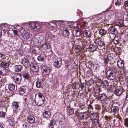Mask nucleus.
<instances>
[{
    "label": "nucleus",
    "instance_id": "1",
    "mask_svg": "<svg viewBox=\"0 0 128 128\" xmlns=\"http://www.w3.org/2000/svg\"><path fill=\"white\" fill-rule=\"evenodd\" d=\"M44 97L42 93L39 92L35 95L34 102L38 106L44 104Z\"/></svg>",
    "mask_w": 128,
    "mask_h": 128
},
{
    "label": "nucleus",
    "instance_id": "2",
    "mask_svg": "<svg viewBox=\"0 0 128 128\" xmlns=\"http://www.w3.org/2000/svg\"><path fill=\"white\" fill-rule=\"evenodd\" d=\"M98 98L100 100L102 104L110 107L112 101L110 98L107 97L104 93L99 94Z\"/></svg>",
    "mask_w": 128,
    "mask_h": 128
},
{
    "label": "nucleus",
    "instance_id": "3",
    "mask_svg": "<svg viewBox=\"0 0 128 128\" xmlns=\"http://www.w3.org/2000/svg\"><path fill=\"white\" fill-rule=\"evenodd\" d=\"M106 78L109 80H112L116 78V74L117 72L116 70L106 69Z\"/></svg>",
    "mask_w": 128,
    "mask_h": 128
},
{
    "label": "nucleus",
    "instance_id": "4",
    "mask_svg": "<svg viewBox=\"0 0 128 128\" xmlns=\"http://www.w3.org/2000/svg\"><path fill=\"white\" fill-rule=\"evenodd\" d=\"M34 95L33 94L24 95L23 98L24 100L28 105L30 106L33 105L34 102Z\"/></svg>",
    "mask_w": 128,
    "mask_h": 128
},
{
    "label": "nucleus",
    "instance_id": "5",
    "mask_svg": "<svg viewBox=\"0 0 128 128\" xmlns=\"http://www.w3.org/2000/svg\"><path fill=\"white\" fill-rule=\"evenodd\" d=\"M16 28H15L16 30H13V32L15 36L21 35L24 36L26 34L27 30L24 29L20 28V26H16Z\"/></svg>",
    "mask_w": 128,
    "mask_h": 128
},
{
    "label": "nucleus",
    "instance_id": "6",
    "mask_svg": "<svg viewBox=\"0 0 128 128\" xmlns=\"http://www.w3.org/2000/svg\"><path fill=\"white\" fill-rule=\"evenodd\" d=\"M62 60L60 58H58L55 60H53L54 66L57 68H60L62 65Z\"/></svg>",
    "mask_w": 128,
    "mask_h": 128
},
{
    "label": "nucleus",
    "instance_id": "7",
    "mask_svg": "<svg viewBox=\"0 0 128 128\" xmlns=\"http://www.w3.org/2000/svg\"><path fill=\"white\" fill-rule=\"evenodd\" d=\"M30 25L32 29L36 31L39 30L40 28V26L37 23L32 22L30 23Z\"/></svg>",
    "mask_w": 128,
    "mask_h": 128
},
{
    "label": "nucleus",
    "instance_id": "8",
    "mask_svg": "<svg viewBox=\"0 0 128 128\" xmlns=\"http://www.w3.org/2000/svg\"><path fill=\"white\" fill-rule=\"evenodd\" d=\"M13 79L16 83L18 84H20L21 82L22 78L20 74H16L14 76Z\"/></svg>",
    "mask_w": 128,
    "mask_h": 128
},
{
    "label": "nucleus",
    "instance_id": "9",
    "mask_svg": "<svg viewBox=\"0 0 128 128\" xmlns=\"http://www.w3.org/2000/svg\"><path fill=\"white\" fill-rule=\"evenodd\" d=\"M97 48L99 50H102L104 48V42L101 40L98 41L96 44Z\"/></svg>",
    "mask_w": 128,
    "mask_h": 128
},
{
    "label": "nucleus",
    "instance_id": "10",
    "mask_svg": "<svg viewBox=\"0 0 128 128\" xmlns=\"http://www.w3.org/2000/svg\"><path fill=\"white\" fill-rule=\"evenodd\" d=\"M123 90L122 87L120 86L119 88L115 90L114 93L116 95L119 96L122 94Z\"/></svg>",
    "mask_w": 128,
    "mask_h": 128
},
{
    "label": "nucleus",
    "instance_id": "11",
    "mask_svg": "<svg viewBox=\"0 0 128 128\" xmlns=\"http://www.w3.org/2000/svg\"><path fill=\"white\" fill-rule=\"evenodd\" d=\"M43 116L44 118H46L47 119L50 118L51 116V113L50 111L46 110L44 112Z\"/></svg>",
    "mask_w": 128,
    "mask_h": 128
},
{
    "label": "nucleus",
    "instance_id": "12",
    "mask_svg": "<svg viewBox=\"0 0 128 128\" xmlns=\"http://www.w3.org/2000/svg\"><path fill=\"white\" fill-rule=\"evenodd\" d=\"M83 35L87 38H90L91 36V33L89 30H85L83 32Z\"/></svg>",
    "mask_w": 128,
    "mask_h": 128
},
{
    "label": "nucleus",
    "instance_id": "13",
    "mask_svg": "<svg viewBox=\"0 0 128 128\" xmlns=\"http://www.w3.org/2000/svg\"><path fill=\"white\" fill-rule=\"evenodd\" d=\"M22 66L21 65H15L14 67V71L16 72H19L21 71L22 69Z\"/></svg>",
    "mask_w": 128,
    "mask_h": 128
},
{
    "label": "nucleus",
    "instance_id": "14",
    "mask_svg": "<svg viewBox=\"0 0 128 128\" xmlns=\"http://www.w3.org/2000/svg\"><path fill=\"white\" fill-rule=\"evenodd\" d=\"M27 120L28 122L33 124L35 122V118L33 116H29L27 117Z\"/></svg>",
    "mask_w": 128,
    "mask_h": 128
},
{
    "label": "nucleus",
    "instance_id": "15",
    "mask_svg": "<svg viewBox=\"0 0 128 128\" xmlns=\"http://www.w3.org/2000/svg\"><path fill=\"white\" fill-rule=\"evenodd\" d=\"M42 68L43 69V72L46 73L47 74H49L50 72V68L46 66H43Z\"/></svg>",
    "mask_w": 128,
    "mask_h": 128
},
{
    "label": "nucleus",
    "instance_id": "16",
    "mask_svg": "<svg viewBox=\"0 0 128 128\" xmlns=\"http://www.w3.org/2000/svg\"><path fill=\"white\" fill-rule=\"evenodd\" d=\"M26 89L24 86H21L18 90V92L20 94H24L26 92Z\"/></svg>",
    "mask_w": 128,
    "mask_h": 128
},
{
    "label": "nucleus",
    "instance_id": "17",
    "mask_svg": "<svg viewBox=\"0 0 128 128\" xmlns=\"http://www.w3.org/2000/svg\"><path fill=\"white\" fill-rule=\"evenodd\" d=\"M90 51V52H93L96 50L98 48L96 45L93 44H90L89 46Z\"/></svg>",
    "mask_w": 128,
    "mask_h": 128
},
{
    "label": "nucleus",
    "instance_id": "18",
    "mask_svg": "<svg viewBox=\"0 0 128 128\" xmlns=\"http://www.w3.org/2000/svg\"><path fill=\"white\" fill-rule=\"evenodd\" d=\"M110 109H111V112H112L114 114H118L119 109L118 108L117 106H114L112 108H110Z\"/></svg>",
    "mask_w": 128,
    "mask_h": 128
},
{
    "label": "nucleus",
    "instance_id": "19",
    "mask_svg": "<svg viewBox=\"0 0 128 128\" xmlns=\"http://www.w3.org/2000/svg\"><path fill=\"white\" fill-rule=\"evenodd\" d=\"M102 87L104 88H108L109 86V84L108 81L104 80L101 83Z\"/></svg>",
    "mask_w": 128,
    "mask_h": 128
},
{
    "label": "nucleus",
    "instance_id": "20",
    "mask_svg": "<svg viewBox=\"0 0 128 128\" xmlns=\"http://www.w3.org/2000/svg\"><path fill=\"white\" fill-rule=\"evenodd\" d=\"M42 48L44 50L49 49L50 48V44L47 43H44L42 45Z\"/></svg>",
    "mask_w": 128,
    "mask_h": 128
},
{
    "label": "nucleus",
    "instance_id": "21",
    "mask_svg": "<svg viewBox=\"0 0 128 128\" xmlns=\"http://www.w3.org/2000/svg\"><path fill=\"white\" fill-rule=\"evenodd\" d=\"M12 107L14 108V110L16 112V110L19 107L18 103V102H14L12 104Z\"/></svg>",
    "mask_w": 128,
    "mask_h": 128
},
{
    "label": "nucleus",
    "instance_id": "22",
    "mask_svg": "<svg viewBox=\"0 0 128 128\" xmlns=\"http://www.w3.org/2000/svg\"><path fill=\"white\" fill-rule=\"evenodd\" d=\"M36 86L38 88H42L43 86V82L42 81L38 80L36 82Z\"/></svg>",
    "mask_w": 128,
    "mask_h": 128
},
{
    "label": "nucleus",
    "instance_id": "23",
    "mask_svg": "<svg viewBox=\"0 0 128 128\" xmlns=\"http://www.w3.org/2000/svg\"><path fill=\"white\" fill-rule=\"evenodd\" d=\"M29 60L27 58L24 57L22 59V62L24 65H27L29 62Z\"/></svg>",
    "mask_w": 128,
    "mask_h": 128
},
{
    "label": "nucleus",
    "instance_id": "24",
    "mask_svg": "<svg viewBox=\"0 0 128 128\" xmlns=\"http://www.w3.org/2000/svg\"><path fill=\"white\" fill-rule=\"evenodd\" d=\"M73 33L76 37L79 36L81 34L80 31L78 30H76L73 31Z\"/></svg>",
    "mask_w": 128,
    "mask_h": 128
},
{
    "label": "nucleus",
    "instance_id": "25",
    "mask_svg": "<svg viewBox=\"0 0 128 128\" xmlns=\"http://www.w3.org/2000/svg\"><path fill=\"white\" fill-rule=\"evenodd\" d=\"M54 22H50L49 23L50 25L49 28L52 30H53L56 28V26L54 23Z\"/></svg>",
    "mask_w": 128,
    "mask_h": 128
},
{
    "label": "nucleus",
    "instance_id": "26",
    "mask_svg": "<svg viewBox=\"0 0 128 128\" xmlns=\"http://www.w3.org/2000/svg\"><path fill=\"white\" fill-rule=\"evenodd\" d=\"M110 60V59L109 57V55H108L106 57L104 58L103 63L105 64H107Z\"/></svg>",
    "mask_w": 128,
    "mask_h": 128
},
{
    "label": "nucleus",
    "instance_id": "27",
    "mask_svg": "<svg viewBox=\"0 0 128 128\" xmlns=\"http://www.w3.org/2000/svg\"><path fill=\"white\" fill-rule=\"evenodd\" d=\"M82 50V48L81 46L78 45H76L75 46L74 50L75 52L78 53L80 51Z\"/></svg>",
    "mask_w": 128,
    "mask_h": 128
},
{
    "label": "nucleus",
    "instance_id": "28",
    "mask_svg": "<svg viewBox=\"0 0 128 128\" xmlns=\"http://www.w3.org/2000/svg\"><path fill=\"white\" fill-rule=\"evenodd\" d=\"M82 46L83 48H87L88 47V45L89 44V43L86 40L82 42Z\"/></svg>",
    "mask_w": 128,
    "mask_h": 128
},
{
    "label": "nucleus",
    "instance_id": "29",
    "mask_svg": "<svg viewBox=\"0 0 128 128\" xmlns=\"http://www.w3.org/2000/svg\"><path fill=\"white\" fill-rule=\"evenodd\" d=\"M30 66L32 67L33 69L34 72H36L38 70V67L37 65L36 64H31Z\"/></svg>",
    "mask_w": 128,
    "mask_h": 128
},
{
    "label": "nucleus",
    "instance_id": "30",
    "mask_svg": "<svg viewBox=\"0 0 128 128\" xmlns=\"http://www.w3.org/2000/svg\"><path fill=\"white\" fill-rule=\"evenodd\" d=\"M124 62L120 60L118 61L117 65L120 68H123L124 66Z\"/></svg>",
    "mask_w": 128,
    "mask_h": 128
},
{
    "label": "nucleus",
    "instance_id": "31",
    "mask_svg": "<svg viewBox=\"0 0 128 128\" xmlns=\"http://www.w3.org/2000/svg\"><path fill=\"white\" fill-rule=\"evenodd\" d=\"M69 32L67 29L63 30L62 32V34L64 36H67L69 34Z\"/></svg>",
    "mask_w": 128,
    "mask_h": 128
},
{
    "label": "nucleus",
    "instance_id": "32",
    "mask_svg": "<svg viewBox=\"0 0 128 128\" xmlns=\"http://www.w3.org/2000/svg\"><path fill=\"white\" fill-rule=\"evenodd\" d=\"M67 113L68 114L71 115L74 113V110L73 108H69L67 111Z\"/></svg>",
    "mask_w": 128,
    "mask_h": 128
},
{
    "label": "nucleus",
    "instance_id": "33",
    "mask_svg": "<svg viewBox=\"0 0 128 128\" xmlns=\"http://www.w3.org/2000/svg\"><path fill=\"white\" fill-rule=\"evenodd\" d=\"M15 84L11 83L9 84L8 88L10 90L12 91L15 88Z\"/></svg>",
    "mask_w": 128,
    "mask_h": 128
},
{
    "label": "nucleus",
    "instance_id": "34",
    "mask_svg": "<svg viewBox=\"0 0 128 128\" xmlns=\"http://www.w3.org/2000/svg\"><path fill=\"white\" fill-rule=\"evenodd\" d=\"M106 31L104 29H101L99 31V34L102 35H105L106 33Z\"/></svg>",
    "mask_w": 128,
    "mask_h": 128
},
{
    "label": "nucleus",
    "instance_id": "35",
    "mask_svg": "<svg viewBox=\"0 0 128 128\" xmlns=\"http://www.w3.org/2000/svg\"><path fill=\"white\" fill-rule=\"evenodd\" d=\"M30 73L28 72H26L23 74V78L26 79L28 78L30 76Z\"/></svg>",
    "mask_w": 128,
    "mask_h": 128
},
{
    "label": "nucleus",
    "instance_id": "36",
    "mask_svg": "<svg viewBox=\"0 0 128 128\" xmlns=\"http://www.w3.org/2000/svg\"><path fill=\"white\" fill-rule=\"evenodd\" d=\"M110 33L113 34H117V31L115 28H112L110 30Z\"/></svg>",
    "mask_w": 128,
    "mask_h": 128
},
{
    "label": "nucleus",
    "instance_id": "37",
    "mask_svg": "<svg viewBox=\"0 0 128 128\" xmlns=\"http://www.w3.org/2000/svg\"><path fill=\"white\" fill-rule=\"evenodd\" d=\"M123 7L125 10H128V0L125 1L124 2V5L123 6Z\"/></svg>",
    "mask_w": 128,
    "mask_h": 128
},
{
    "label": "nucleus",
    "instance_id": "38",
    "mask_svg": "<svg viewBox=\"0 0 128 128\" xmlns=\"http://www.w3.org/2000/svg\"><path fill=\"white\" fill-rule=\"evenodd\" d=\"M44 56L43 55H40L38 57L37 59L38 61L42 62L44 60Z\"/></svg>",
    "mask_w": 128,
    "mask_h": 128
},
{
    "label": "nucleus",
    "instance_id": "39",
    "mask_svg": "<svg viewBox=\"0 0 128 128\" xmlns=\"http://www.w3.org/2000/svg\"><path fill=\"white\" fill-rule=\"evenodd\" d=\"M55 122L54 120H52L50 124L49 128H53L55 124Z\"/></svg>",
    "mask_w": 128,
    "mask_h": 128
},
{
    "label": "nucleus",
    "instance_id": "40",
    "mask_svg": "<svg viewBox=\"0 0 128 128\" xmlns=\"http://www.w3.org/2000/svg\"><path fill=\"white\" fill-rule=\"evenodd\" d=\"M32 40L36 44L38 43L39 42V40H38V37L36 36L32 38Z\"/></svg>",
    "mask_w": 128,
    "mask_h": 128
},
{
    "label": "nucleus",
    "instance_id": "41",
    "mask_svg": "<svg viewBox=\"0 0 128 128\" xmlns=\"http://www.w3.org/2000/svg\"><path fill=\"white\" fill-rule=\"evenodd\" d=\"M73 36L72 35V36H68L66 38V40H67V41L69 42H71L73 40Z\"/></svg>",
    "mask_w": 128,
    "mask_h": 128
},
{
    "label": "nucleus",
    "instance_id": "42",
    "mask_svg": "<svg viewBox=\"0 0 128 128\" xmlns=\"http://www.w3.org/2000/svg\"><path fill=\"white\" fill-rule=\"evenodd\" d=\"M55 24L56 26H60L63 24V22L61 21H58L55 22Z\"/></svg>",
    "mask_w": 128,
    "mask_h": 128
},
{
    "label": "nucleus",
    "instance_id": "43",
    "mask_svg": "<svg viewBox=\"0 0 128 128\" xmlns=\"http://www.w3.org/2000/svg\"><path fill=\"white\" fill-rule=\"evenodd\" d=\"M27 30V31L26 32V34H25L24 36H25L26 38H29L30 37L31 35L29 33V31L28 30Z\"/></svg>",
    "mask_w": 128,
    "mask_h": 128
},
{
    "label": "nucleus",
    "instance_id": "44",
    "mask_svg": "<svg viewBox=\"0 0 128 128\" xmlns=\"http://www.w3.org/2000/svg\"><path fill=\"white\" fill-rule=\"evenodd\" d=\"M126 10V12L124 13L123 16L125 18L128 19V10Z\"/></svg>",
    "mask_w": 128,
    "mask_h": 128
},
{
    "label": "nucleus",
    "instance_id": "45",
    "mask_svg": "<svg viewBox=\"0 0 128 128\" xmlns=\"http://www.w3.org/2000/svg\"><path fill=\"white\" fill-rule=\"evenodd\" d=\"M0 59H2V62L4 61V59L6 58L4 54H0Z\"/></svg>",
    "mask_w": 128,
    "mask_h": 128
},
{
    "label": "nucleus",
    "instance_id": "46",
    "mask_svg": "<svg viewBox=\"0 0 128 128\" xmlns=\"http://www.w3.org/2000/svg\"><path fill=\"white\" fill-rule=\"evenodd\" d=\"M124 124L125 126H126L128 127V118H126L124 120Z\"/></svg>",
    "mask_w": 128,
    "mask_h": 128
},
{
    "label": "nucleus",
    "instance_id": "47",
    "mask_svg": "<svg viewBox=\"0 0 128 128\" xmlns=\"http://www.w3.org/2000/svg\"><path fill=\"white\" fill-rule=\"evenodd\" d=\"M77 84L76 82H74L72 83V87L73 89H76L77 88Z\"/></svg>",
    "mask_w": 128,
    "mask_h": 128
},
{
    "label": "nucleus",
    "instance_id": "48",
    "mask_svg": "<svg viewBox=\"0 0 128 128\" xmlns=\"http://www.w3.org/2000/svg\"><path fill=\"white\" fill-rule=\"evenodd\" d=\"M98 120L96 119H94L92 121L93 125L94 126H96V124L98 123Z\"/></svg>",
    "mask_w": 128,
    "mask_h": 128
},
{
    "label": "nucleus",
    "instance_id": "49",
    "mask_svg": "<svg viewBox=\"0 0 128 128\" xmlns=\"http://www.w3.org/2000/svg\"><path fill=\"white\" fill-rule=\"evenodd\" d=\"M95 67V69L98 70L99 69L100 67V66L98 64H95L94 65V67Z\"/></svg>",
    "mask_w": 128,
    "mask_h": 128
},
{
    "label": "nucleus",
    "instance_id": "50",
    "mask_svg": "<svg viewBox=\"0 0 128 128\" xmlns=\"http://www.w3.org/2000/svg\"><path fill=\"white\" fill-rule=\"evenodd\" d=\"M5 113L3 112H0V116L2 117H4Z\"/></svg>",
    "mask_w": 128,
    "mask_h": 128
},
{
    "label": "nucleus",
    "instance_id": "51",
    "mask_svg": "<svg viewBox=\"0 0 128 128\" xmlns=\"http://www.w3.org/2000/svg\"><path fill=\"white\" fill-rule=\"evenodd\" d=\"M95 109L96 110H99L100 109V106L98 104H96L95 105Z\"/></svg>",
    "mask_w": 128,
    "mask_h": 128
},
{
    "label": "nucleus",
    "instance_id": "52",
    "mask_svg": "<svg viewBox=\"0 0 128 128\" xmlns=\"http://www.w3.org/2000/svg\"><path fill=\"white\" fill-rule=\"evenodd\" d=\"M17 52L20 55H22L23 54L22 51L21 50H18L17 51Z\"/></svg>",
    "mask_w": 128,
    "mask_h": 128
},
{
    "label": "nucleus",
    "instance_id": "53",
    "mask_svg": "<svg viewBox=\"0 0 128 128\" xmlns=\"http://www.w3.org/2000/svg\"><path fill=\"white\" fill-rule=\"evenodd\" d=\"M2 74L4 75L6 73V69L2 68Z\"/></svg>",
    "mask_w": 128,
    "mask_h": 128
},
{
    "label": "nucleus",
    "instance_id": "54",
    "mask_svg": "<svg viewBox=\"0 0 128 128\" xmlns=\"http://www.w3.org/2000/svg\"><path fill=\"white\" fill-rule=\"evenodd\" d=\"M4 27L6 28L4 29L5 30H7L9 28V26L8 25L6 24H4Z\"/></svg>",
    "mask_w": 128,
    "mask_h": 128
},
{
    "label": "nucleus",
    "instance_id": "55",
    "mask_svg": "<svg viewBox=\"0 0 128 128\" xmlns=\"http://www.w3.org/2000/svg\"><path fill=\"white\" fill-rule=\"evenodd\" d=\"M86 86V84L85 83L82 84H81V87L82 89H83Z\"/></svg>",
    "mask_w": 128,
    "mask_h": 128
},
{
    "label": "nucleus",
    "instance_id": "56",
    "mask_svg": "<svg viewBox=\"0 0 128 128\" xmlns=\"http://www.w3.org/2000/svg\"><path fill=\"white\" fill-rule=\"evenodd\" d=\"M125 101L126 102H126H127L128 101V93H127L126 94V98H125Z\"/></svg>",
    "mask_w": 128,
    "mask_h": 128
},
{
    "label": "nucleus",
    "instance_id": "57",
    "mask_svg": "<svg viewBox=\"0 0 128 128\" xmlns=\"http://www.w3.org/2000/svg\"><path fill=\"white\" fill-rule=\"evenodd\" d=\"M76 84H77V85H76V86H77L76 89H78L80 88V84L78 83V82H77Z\"/></svg>",
    "mask_w": 128,
    "mask_h": 128
},
{
    "label": "nucleus",
    "instance_id": "58",
    "mask_svg": "<svg viewBox=\"0 0 128 128\" xmlns=\"http://www.w3.org/2000/svg\"><path fill=\"white\" fill-rule=\"evenodd\" d=\"M114 40H116L117 42H118V36H115Z\"/></svg>",
    "mask_w": 128,
    "mask_h": 128
},
{
    "label": "nucleus",
    "instance_id": "59",
    "mask_svg": "<svg viewBox=\"0 0 128 128\" xmlns=\"http://www.w3.org/2000/svg\"><path fill=\"white\" fill-rule=\"evenodd\" d=\"M120 51H120L119 50H117V51L116 52V54H118V55L120 54Z\"/></svg>",
    "mask_w": 128,
    "mask_h": 128
},
{
    "label": "nucleus",
    "instance_id": "60",
    "mask_svg": "<svg viewBox=\"0 0 128 128\" xmlns=\"http://www.w3.org/2000/svg\"><path fill=\"white\" fill-rule=\"evenodd\" d=\"M64 119H62V120L59 119V123L60 124H62V122H63L64 121Z\"/></svg>",
    "mask_w": 128,
    "mask_h": 128
},
{
    "label": "nucleus",
    "instance_id": "61",
    "mask_svg": "<svg viewBox=\"0 0 128 128\" xmlns=\"http://www.w3.org/2000/svg\"><path fill=\"white\" fill-rule=\"evenodd\" d=\"M113 43L115 45L117 44L118 42H117V41L115 40H113Z\"/></svg>",
    "mask_w": 128,
    "mask_h": 128
},
{
    "label": "nucleus",
    "instance_id": "62",
    "mask_svg": "<svg viewBox=\"0 0 128 128\" xmlns=\"http://www.w3.org/2000/svg\"><path fill=\"white\" fill-rule=\"evenodd\" d=\"M27 126V125L26 124H23L22 128H26Z\"/></svg>",
    "mask_w": 128,
    "mask_h": 128
},
{
    "label": "nucleus",
    "instance_id": "63",
    "mask_svg": "<svg viewBox=\"0 0 128 128\" xmlns=\"http://www.w3.org/2000/svg\"><path fill=\"white\" fill-rule=\"evenodd\" d=\"M81 118H82L83 119H86V117L84 115H82V116H81Z\"/></svg>",
    "mask_w": 128,
    "mask_h": 128
},
{
    "label": "nucleus",
    "instance_id": "64",
    "mask_svg": "<svg viewBox=\"0 0 128 128\" xmlns=\"http://www.w3.org/2000/svg\"><path fill=\"white\" fill-rule=\"evenodd\" d=\"M104 118L106 120H108L109 118V116H104Z\"/></svg>",
    "mask_w": 128,
    "mask_h": 128
}]
</instances>
